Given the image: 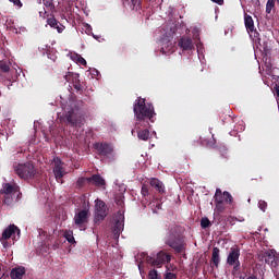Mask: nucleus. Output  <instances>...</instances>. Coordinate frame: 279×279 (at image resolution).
<instances>
[{"mask_svg":"<svg viewBox=\"0 0 279 279\" xmlns=\"http://www.w3.org/2000/svg\"><path fill=\"white\" fill-rule=\"evenodd\" d=\"M0 271H1V266H0Z\"/></svg>","mask_w":279,"mask_h":279,"instance_id":"obj_46","label":"nucleus"},{"mask_svg":"<svg viewBox=\"0 0 279 279\" xmlns=\"http://www.w3.org/2000/svg\"><path fill=\"white\" fill-rule=\"evenodd\" d=\"M64 239H66V241L69 243H75V238L73 236V231L72 230H69V231H65L64 234H63Z\"/></svg>","mask_w":279,"mask_h":279,"instance_id":"obj_27","label":"nucleus"},{"mask_svg":"<svg viewBox=\"0 0 279 279\" xmlns=\"http://www.w3.org/2000/svg\"><path fill=\"white\" fill-rule=\"evenodd\" d=\"M77 189H84V186H90V178L81 177L76 181Z\"/></svg>","mask_w":279,"mask_h":279,"instance_id":"obj_22","label":"nucleus"},{"mask_svg":"<svg viewBox=\"0 0 279 279\" xmlns=\"http://www.w3.org/2000/svg\"><path fill=\"white\" fill-rule=\"evenodd\" d=\"M123 5H129L132 10H141V0H121Z\"/></svg>","mask_w":279,"mask_h":279,"instance_id":"obj_20","label":"nucleus"},{"mask_svg":"<svg viewBox=\"0 0 279 279\" xmlns=\"http://www.w3.org/2000/svg\"><path fill=\"white\" fill-rule=\"evenodd\" d=\"M253 33H254L255 43H260V34L256 29H254Z\"/></svg>","mask_w":279,"mask_h":279,"instance_id":"obj_35","label":"nucleus"},{"mask_svg":"<svg viewBox=\"0 0 279 279\" xmlns=\"http://www.w3.org/2000/svg\"><path fill=\"white\" fill-rule=\"evenodd\" d=\"M11 3L17 5V8H23V2L21 0H9Z\"/></svg>","mask_w":279,"mask_h":279,"instance_id":"obj_36","label":"nucleus"},{"mask_svg":"<svg viewBox=\"0 0 279 279\" xmlns=\"http://www.w3.org/2000/svg\"><path fill=\"white\" fill-rule=\"evenodd\" d=\"M165 244L171 247L177 254H182L186 250V242H184V235H182L180 226L172 225L169 227L165 236Z\"/></svg>","mask_w":279,"mask_h":279,"instance_id":"obj_2","label":"nucleus"},{"mask_svg":"<svg viewBox=\"0 0 279 279\" xmlns=\"http://www.w3.org/2000/svg\"><path fill=\"white\" fill-rule=\"evenodd\" d=\"M73 73L69 72L68 74L64 75V80L66 82H71V77H72Z\"/></svg>","mask_w":279,"mask_h":279,"instance_id":"obj_40","label":"nucleus"},{"mask_svg":"<svg viewBox=\"0 0 279 279\" xmlns=\"http://www.w3.org/2000/svg\"><path fill=\"white\" fill-rule=\"evenodd\" d=\"M219 252H220L219 247L215 246V247L213 248V254H211V260H210V263H213V265H214L216 268L219 267V263H220V260H221V258L219 257Z\"/></svg>","mask_w":279,"mask_h":279,"instance_id":"obj_18","label":"nucleus"},{"mask_svg":"<svg viewBox=\"0 0 279 279\" xmlns=\"http://www.w3.org/2000/svg\"><path fill=\"white\" fill-rule=\"evenodd\" d=\"M215 216L217 217V213H223V210H226V205L223 203H215Z\"/></svg>","mask_w":279,"mask_h":279,"instance_id":"obj_28","label":"nucleus"},{"mask_svg":"<svg viewBox=\"0 0 279 279\" xmlns=\"http://www.w3.org/2000/svg\"><path fill=\"white\" fill-rule=\"evenodd\" d=\"M178 45L183 51H191L193 49V39L187 36H183L179 39Z\"/></svg>","mask_w":279,"mask_h":279,"instance_id":"obj_14","label":"nucleus"},{"mask_svg":"<svg viewBox=\"0 0 279 279\" xmlns=\"http://www.w3.org/2000/svg\"><path fill=\"white\" fill-rule=\"evenodd\" d=\"M201 227L203 228V230H206V228H210V220L208 218H202Z\"/></svg>","mask_w":279,"mask_h":279,"instance_id":"obj_30","label":"nucleus"},{"mask_svg":"<svg viewBox=\"0 0 279 279\" xmlns=\"http://www.w3.org/2000/svg\"><path fill=\"white\" fill-rule=\"evenodd\" d=\"M274 8H276V0H268L266 3V14H271Z\"/></svg>","mask_w":279,"mask_h":279,"instance_id":"obj_25","label":"nucleus"},{"mask_svg":"<svg viewBox=\"0 0 279 279\" xmlns=\"http://www.w3.org/2000/svg\"><path fill=\"white\" fill-rule=\"evenodd\" d=\"M74 223L77 226V228H83V230H86V223H88V210H80L74 216Z\"/></svg>","mask_w":279,"mask_h":279,"instance_id":"obj_13","label":"nucleus"},{"mask_svg":"<svg viewBox=\"0 0 279 279\" xmlns=\"http://www.w3.org/2000/svg\"><path fill=\"white\" fill-rule=\"evenodd\" d=\"M223 197H225V202L226 204L232 205L234 202V198L232 197V194H230V192L225 191L223 192Z\"/></svg>","mask_w":279,"mask_h":279,"instance_id":"obj_29","label":"nucleus"},{"mask_svg":"<svg viewBox=\"0 0 279 279\" xmlns=\"http://www.w3.org/2000/svg\"><path fill=\"white\" fill-rule=\"evenodd\" d=\"M65 119L73 128L84 123V118H82V112H80V106H77L76 101L70 102V108L65 110Z\"/></svg>","mask_w":279,"mask_h":279,"instance_id":"obj_3","label":"nucleus"},{"mask_svg":"<svg viewBox=\"0 0 279 279\" xmlns=\"http://www.w3.org/2000/svg\"><path fill=\"white\" fill-rule=\"evenodd\" d=\"M86 29H87V34H90V32H93V28L90 27V25L86 24Z\"/></svg>","mask_w":279,"mask_h":279,"instance_id":"obj_42","label":"nucleus"},{"mask_svg":"<svg viewBox=\"0 0 279 279\" xmlns=\"http://www.w3.org/2000/svg\"><path fill=\"white\" fill-rule=\"evenodd\" d=\"M165 279H178V275L173 272H166Z\"/></svg>","mask_w":279,"mask_h":279,"instance_id":"obj_34","label":"nucleus"},{"mask_svg":"<svg viewBox=\"0 0 279 279\" xmlns=\"http://www.w3.org/2000/svg\"><path fill=\"white\" fill-rule=\"evenodd\" d=\"M77 62L78 64L86 66V59H84L82 56L77 57Z\"/></svg>","mask_w":279,"mask_h":279,"instance_id":"obj_37","label":"nucleus"},{"mask_svg":"<svg viewBox=\"0 0 279 279\" xmlns=\"http://www.w3.org/2000/svg\"><path fill=\"white\" fill-rule=\"evenodd\" d=\"M118 204H121V201H118Z\"/></svg>","mask_w":279,"mask_h":279,"instance_id":"obj_44","label":"nucleus"},{"mask_svg":"<svg viewBox=\"0 0 279 279\" xmlns=\"http://www.w3.org/2000/svg\"><path fill=\"white\" fill-rule=\"evenodd\" d=\"M54 166L52 168L53 175L57 180V182L63 183L62 178L66 174V170L64 169V162H62V159L60 157L53 158Z\"/></svg>","mask_w":279,"mask_h":279,"instance_id":"obj_9","label":"nucleus"},{"mask_svg":"<svg viewBox=\"0 0 279 279\" xmlns=\"http://www.w3.org/2000/svg\"><path fill=\"white\" fill-rule=\"evenodd\" d=\"M73 87H74V90H76V93H82L83 90V86L82 84H80V82L73 83Z\"/></svg>","mask_w":279,"mask_h":279,"instance_id":"obj_32","label":"nucleus"},{"mask_svg":"<svg viewBox=\"0 0 279 279\" xmlns=\"http://www.w3.org/2000/svg\"><path fill=\"white\" fill-rule=\"evenodd\" d=\"M108 217V207L106 206V203L100 199L95 201V217H94V223L95 226H99L104 219Z\"/></svg>","mask_w":279,"mask_h":279,"instance_id":"obj_7","label":"nucleus"},{"mask_svg":"<svg viewBox=\"0 0 279 279\" xmlns=\"http://www.w3.org/2000/svg\"><path fill=\"white\" fill-rule=\"evenodd\" d=\"M14 171L22 180H27L36 175V168L34 167V163L29 161L26 163H19L14 168Z\"/></svg>","mask_w":279,"mask_h":279,"instance_id":"obj_4","label":"nucleus"},{"mask_svg":"<svg viewBox=\"0 0 279 279\" xmlns=\"http://www.w3.org/2000/svg\"><path fill=\"white\" fill-rule=\"evenodd\" d=\"M142 195L143 197H147V195H149V186L147 184L142 185Z\"/></svg>","mask_w":279,"mask_h":279,"instance_id":"obj_31","label":"nucleus"},{"mask_svg":"<svg viewBox=\"0 0 279 279\" xmlns=\"http://www.w3.org/2000/svg\"><path fill=\"white\" fill-rule=\"evenodd\" d=\"M2 189H3V193H4L5 195H12V193H13V191H14V187H13L12 184H10V183H4L3 186H2Z\"/></svg>","mask_w":279,"mask_h":279,"instance_id":"obj_26","label":"nucleus"},{"mask_svg":"<svg viewBox=\"0 0 279 279\" xmlns=\"http://www.w3.org/2000/svg\"><path fill=\"white\" fill-rule=\"evenodd\" d=\"M94 147L100 158H105L106 160H109V162L114 160V148L112 145L108 143H96Z\"/></svg>","mask_w":279,"mask_h":279,"instance_id":"obj_6","label":"nucleus"},{"mask_svg":"<svg viewBox=\"0 0 279 279\" xmlns=\"http://www.w3.org/2000/svg\"><path fill=\"white\" fill-rule=\"evenodd\" d=\"M11 32H16V28H10Z\"/></svg>","mask_w":279,"mask_h":279,"instance_id":"obj_43","label":"nucleus"},{"mask_svg":"<svg viewBox=\"0 0 279 279\" xmlns=\"http://www.w3.org/2000/svg\"><path fill=\"white\" fill-rule=\"evenodd\" d=\"M47 23L49 26H51L53 29H57V32L59 34H62V32H64V26H60V22H58V20H56V17H49L47 20Z\"/></svg>","mask_w":279,"mask_h":279,"instance_id":"obj_16","label":"nucleus"},{"mask_svg":"<svg viewBox=\"0 0 279 279\" xmlns=\"http://www.w3.org/2000/svg\"><path fill=\"white\" fill-rule=\"evenodd\" d=\"M150 186L156 189L158 193H165V183H162V181L158 180L157 178L150 179Z\"/></svg>","mask_w":279,"mask_h":279,"instance_id":"obj_17","label":"nucleus"},{"mask_svg":"<svg viewBox=\"0 0 279 279\" xmlns=\"http://www.w3.org/2000/svg\"><path fill=\"white\" fill-rule=\"evenodd\" d=\"M44 4H45L47 8H53V2H52V0H44Z\"/></svg>","mask_w":279,"mask_h":279,"instance_id":"obj_38","label":"nucleus"},{"mask_svg":"<svg viewBox=\"0 0 279 279\" xmlns=\"http://www.w3.org/2000/svg\"><path fill=\"white\" fill-rule=\"evenodd\" d=\"M274 90H275V93L277 95L276 100H277V104H278V101H279V85H275Z\"/></svg>","mask_w":279,"mask_h":279,"instance_id":"obj_39","label":"nucleus"},{"mask_svg":"<svg viewBox=\"0 0 279 279\" xmlns=\"http://www.w3.org/2000/svg\"><path fill=\"white\" fill-rule=\"evenodd\" d=\"M0 71L2 73H10V62L5 60L0 61Z\"/></svg>","mask_w":279,"mask_h":279,"instance_id":"obj_24","label":"nucleus"},{"mask_svg":"<svg viewBox=\"0 0 279 279\" xmlns=\"http://www.w3.org/2000/svg\"><path fill=\"white\" fill-rule=\"evenodd\" d=\"M16 236L17 239L19 236H21V229H19V227H16L15 225H10L3 230L0 242L2 243L3 247H10V243H8V240L12 239L13 241H16Z\"/></svg>","mask_w":279,"mask_h":279,"instance_id":"obj_5","label":"nucleus"},{"mask_svg":"<svg viewBox=\"0 0 279 279\" xmlns=\"http://www.w3.org/2000/svg\"><path fill=\"white\" fill-rule=\"evenodd\" d=\"M244 25L247 32L254 33V19H252V15H244Z\"/></svg>","mask_w":279,"mask_h":279,"instance_id":"obj_21","label":"nucleus"},{"mask_svg":"<svg viewBox=\"0 0 279 279\" xmlns=\"http://www.w3.org/2000/svg\"><path fill=\"white\" fill-rule=\"evenodd\" d=\"M241 248L239 246H233L230 248L229 255L227 257V265L233 267V271H239L241 269Z\"/></svg>","mask_w":279,"mask_h":279,"instance_id":"obj_8","label":"nucleus"},{"mask_svg":"<svg viewBox=\"0 0 279 279\" xmlns=\"http://www.w3.org/2000/svg\"><path fill=\"white\" fill-rule=\"evenodd\" d=\"M125 223V216L123 215V211L119 210L114 218V225L112 227V234L117 238L121 235V232H123V228Z\"/></svg>","mask_w":279,"mask_h":279,"instance_id":"obj_10","label":"nucleus"},{"mask_svg":"<svg viewBox=\"0 0 279 279\" xmlns=\"http://www.w3.org/2000/svg\"><path fill=\"white\" fill-rule=\"evenodd\" d=\"M148 263H150V265H153V267H157L158 269H160V267H162V265H165V263H171V255L165 253V251H160L157 254L156 258H149Z\"/></svg>","mask_w":279,"mask_h":279,"instance_id":"obj_11","label":"nucleus"},{"mask_svg":"<svg viewBox=\"0 0 279 279\" xmlns=\"http://www.w3.org/2000/svg\"><path fill=\"white\" fill-rule=\"evenodd\" d=\"M132 134H134V130H132Z\"/></svg>","mask_w":279,"mask_h":279,"instance_id":"obj_45","label":"nucleus"},{"mask_svg":"<svg viewBox=\"0 0 279 279\" xmlns=\"http://www.w3.org/2000/svg\"><path fill=\"white\" fill-rule=\"evenodd\" d=\"M223 192L221 191V189H216V193L214 195V203L215 204H223Z\"/></svg>","mask_w":279,"mask_h":279,"instance_id":"obj_23","label":"nucleus"},{"mask_svg":"<svg viewBox=\"0 0 279 279\" xmlns=\"http://www.w3.org/2000/svg\"><path fill=\"white\" fill-rule=\"evenodd\" d=\"M260 260L266 263V265H269L270 267H278V256H276V253L274 250H268L259 255Z\"/></svg>","mask_w":279,"mask_h":279,"instance_id":"obj_12","label":"nucleus"},{"mask_svg":"<svg viewBox=\"0 0 279 279\" xmlns=\"http://www.w3.org/2000/svg\"><path fill=\"white\" fill-rule=\"evenodd\" d=\"M213 3H217L218 5H223V0H211Z\"/></svg>","mask_w":279,"mask_h":279,"instance_id":"obj_41","label":"nucleus"},{"mask_svg":"<svg viewBox=\"0 0 279 279\" xmlns=\"http://www.w3.org/2000/svg\"><path fill=\"white\" fill-rule=\"evenodd\" d=\"M133 112L136 119L135 130L140 141H149V121L154 123L156 110L154 105L145 102V98L138 97L133 105Z\"/></svg>","mask_w":279,"mask_h":279,"instance_id":"obj_1","label":"nucleus"},{"mask_svg":"<svg viewBox=\"0 0 279 279\" xmlns=\"http://www.w3.org/2000/svg\"><path fill=\"white\" fill-rule=\"evenodd\" d=\"M23 276H25V268L24 267L13 268L11 270V278L12 279H23Z\"/></svg>","mask_w":279,"mask_h":279,"instance_id":"obj_19","label":"nucleus"},{"mask_svg":"<svg viewBox=\"0 0 279 279\" xmlns=\"http://www.w3.org/2000/svg\"><path fill=\"white\" fill-rule=\"evenodd\" d=\"M106 186V180L101 177V174H93L89 177V186Z\"/></svg>","mask_w":279,"mask_h":279,"instance_id":"obj_15","label":"nucleus"},{"mask_svg":"<svg viewBox=\"0 0 279 279\" xmlns=\"http://www.w3.org/2000/svg\"><path fill=\"white\" fill-rule=\"evenodd\" d=\"M258 206H259V209L263 210V213H265V210H267V202L259 201Z\"/></svg>","mask_w":279,"mask_h":279,"instance_id":"obj_33","label":"nucleus"}]
</instances>
